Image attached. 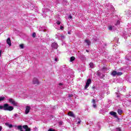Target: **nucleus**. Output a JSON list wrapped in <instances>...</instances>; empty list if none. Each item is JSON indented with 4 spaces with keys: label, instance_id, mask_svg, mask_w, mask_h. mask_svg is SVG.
<instances>
[{
    "label": "nucleus",
    "instance_id": "1",
    "mask_svg": "<svg viewBox=\"0 0 131 131\" xmlns=\"http://www.w3.org/2000/svg\"><path fill=\"white\" fill-rule=\"evenodd\" d=\"M0 110H5V111H13L14 107L9 105V104L5 103L3 105H0Z\"/></svg>",
    "mask_w": 131,
    "mask_h": 131
},
{
    "label": "nucleus",
    "instance_id": "2",
    "mask_svg": "<svg viewBox=\"0 0 131 131\" xmlns=\"http://www.w3.org/2000/svg\"><path fill=\"white\" fill-rule=\"evenodd\" d=\"M8 101H9V103H11L12 105H13V106H15L16 107L19 106V103H18V102H16L15 101H14V99L12 98H9L8 99Z\"/></svg>",
    "mask_w": 131,
    "mask_h": 131
},
{
    "label": "nucleus",
    "instance_id": "3",
    "mask_svg": "<svg viewBox=\"0 0 131 131\" xmlns=\"http://www.w3.org/2000/svg\"><path fill=\"white\" fill-rule=\"evenodd\" d=\"M91 83H92V80L91 79H88L86 82V85L84 86V89L86 90V89L90 86Z\"/></svg>",
    "mask_w": 131,
    "mask_h": 131
},
{
    "label": "nucleus",
    "instance_id": "4",
    "mask_svg": "<svg viewBox=\"0 0 131 131\" xmlns=\"http://www.w3.org/2000/svg\"><path fill=\"white\" fill-rule=\"evenodd\" d=\"M30 109H31V107L29 106L28 105L26 106V110L25 112V114H28L29 113V112L30 111Z\"/></svg>",
    "mask_w": 131,
    "mask_h": 131
},
{
    "label": "nucleus",
    "instance_id": "5",
    "mask_svg": "<svg viewBox=\"0 0 131 131\" xmlns=\"http://www.w3.org/2000/svg\"><path fill=\"white\" fill-rule=\"evenodd\" d=\"M33 84H39V81H38V79L36 78H34L33 79Z\"/></svg>",
    "mask_w": 131,
    "mask_h": 131
},
{
    "label": "nucleus",
    "instance_id": "6",
    "mask_svg": "<svg viewBox=\"0 0 131 131\" xmlns=\"http://www.w3.org/2000/svg\"><path fill=\"white\" fill-rule=\"evenodd\" d=\"M23 128L24 129V131H30V128L28 127L27 125H25L23 126Z\"/></svg>",
    "mask_w": 131,
    "mask_h": 131
},
{
    "label": "nucleus",
    "instance_id": "7",
    "mask_svg": "<svg viewBox=\"0 0 131 131\" xmlns=\"http://www.w3.org/2000/svg\"><path fill=\"white\" fill-rule=\"evenodd\" d=\"M51 47L53 49H58V44L56 42H53L52 43Z\"/></svg>",
    "mask_w": 131,
    "mask_h": 131
},
{
    "label": "nucleus",
    "instance_id": "8",
    "mask_svg": "<svg viewBox=\"0 0 131 131\" xmlns=\"http://www.w3.org/2000/svg\"><path fill=\"white\" fill-rule=\"evenodd\" d=\"M68 115H69V116H70L71 117L75 118V115H74V114L73 113V112H69Z\"/></svg>",
    "mask_w": 131,
    "mask_h": 131
},
{
    "label": "nucleus",
    "instance_id": "9",
    "mask_svg": "<svg viewBox=\"0 0 131 131\" xmlns=\"http://www.w3.org/2000/svg\"><path fill=\"white\" fill-rule=\"evenodd\" d=\"M108 10L110 13V14H113V12H114V7L111 6V8H108Z\"/></svg>",
    "mask_w": 131,
    "mask_h": 131
},
{
    "label": "nucleus",
    "instance_id": "10",
    "mask_svg": "<svg viewBox=\"0 0 131 131\" xmlns=\"http://www.w3.org/2000/svg\"><path fill=\"white\" fill-rule=\"evenodd\" d=\"M7 45H9V47H11V46H12V43L11 42V39L10 38H8L7 39Z\"/></svg>",
    "mask_w": 131,
    "mask_h": 131
},
{
    "label": "nucleus",
    "instance_id": "11",
    "mask_svg": "<svg viewBox=\"0 0 131 131\" xmlns=\"http://www.w3.org/2000/svg\"><path fill=\"white\" fill-rule=\"evenodd\" d=\"M108 29L109 30H111V31H114V30H115V27L110 26L108 27Z\"/></svg>",
    "mask_w": 131,
    "mask_h": 131
},
{
    "label": "nucleus",
    "instance_id": "12",
    "mask_svg": "<svg viewBox=\"0 0 131 131\" xmlns=\"http://www.w3.org/2000/svg\"><path fill=\"white\" fill-rule=\"evenodd\" d=\"M92 103H93V107L94 108H97V104H96V101L95 100V99L92 100Z\"/></svg>",
    "mask_w": 131,
    "mask_h": 131
},
{
    "label": "nucleus",
    "instance_id": "13",
    "mask_svg": "<svg viewBox=\"0 0 131 131\" xmlns=\"http://www.w3.org/2000/svg\"><path fill=\"white\" fill-rule=\"evenodd\" d=\"M84 42L87 43L88 46H91V41L90 40L85 39Z\"/></svg>",
    "mask_w": 131,
    "mask_h": 131
},
{
    "label": "nucleus",
    "instance_id": "14",
    "mask_svg": "<svg viewBox=\"0 0 131 131\" xmlns=\"http://www.w3.org/2000/svg\"><path fill=\"white\" fill-rule=\"evenodd\" d=\"M31 9L32 10V11H34V10H36V11H37L38 10V8L37 7H35V6H31Z\"/></svg>",
    "mask_w": 131,
    "mask_h": 131
},
{
    "label": "nucleus",
    "instance_id": "15",
    "mask_svg": "<svg viewBox=\"0 0 131 131\" xmlns=\"http://www.w3.org/2000/svg\"><path fill=\"white\" fill-rule=\"evenodd\" d=\"M110 114H111L112 116H114V117H116V113L115 112H111Z\"/></svg>",
    "mask_w": 131,
    "mask_h": 131
},
{
    "label": "nucleus",
    "instance_id": "16",
    "mask_svg": "<svg viewBox=\"0 0 131 131\" xmlns=\"http://www.w3.org/2000/svg\"><path fill=\"white\" fill-rule=\"evenodd\" d=\"M17 128H18V129H19V130H20V131H24V129H23L24 128H23V127H22V126H21V125L18 126Z\"/></svg>",
    "mask_w": 131,
    "mask_h": 131
},
{
    "label": "nucleus",
    "instance_id": "17",
    "mask_svg": "<svg viewBox=\"0 0 131 131\" xmlns=\"http://www.w3.org/2000/svg\"><path fill=\"white\" fill-rule=\"evenodd\" d=\"M117 74V72L115 71H113L112 73V75H113V76H116Z\"/></svg>",
    "mask_w": 131,
    "mask_h": 131
},
{
    "label": "nucleus",
    "instance_id": "18",
    "mask_svg": "<svg viewBox=\"0 0 131 131\" xmlns=\"http://www.w3.org/2000/svg\"><path fill=\"white\" fill-rule=\"evenodd\" d=\"M90 66V68H95V66L94 65V63L93 62H90V63L89 64Z\"/></svg>",
    "mask_w": 131,
    "mask_h": 131
},
{
    "label": "nucleus",
    "instance_id": "19",
    "mask_svg": "<svg viewBox=\"0 0 131 131\" xmlns=\"http://www.w3.org/2000/svg\"><path fill=\"white\" fill-rule=\"evenodd\" d=\"M62 4L63 5H68V2H67V0H63Z\"/></svg>",
    "mask_w": 131,
    "mask_h": 131
},
{
    "label": "nucleus",
    "instance_id": "20",
    "mask_svg": "<svg viewBox=\"0 0 131 131\" xmlns=\"http://www.w3.org/2000/svg\"><path fill=\"white\" fill-rule=\"evenodd\" d=\"M75 60V57L74 56H72L71 57L70 61L73 62V61H74Z\"/></svg>",
    "mask_w": 131,
    "mask_h": 131
},
{
    "label": "nucleus",
    "instance_id": "21",
    "mask_svg": "<svg viewBox=\"0 0 131 131\" xmlns=\"http://www.w3.org/2000/svg\"><path fill=\"white\" fill-rule=\"evenodd\" d=\"M6 125H8L10 128H12V127H13V125L12 124H10L9 123H6Z\"/></svg>",
    "mask_w": 131,
    "mask_h": 131
},
{
    "label": "nucleus",
    "instance_id": "22",
    "mask_svg": "<svg viewBox=\"0 0 131 131\" xmlns=\"http://www.w3.org/2000/svg\"><path fill=\"white\" fill-rule=\"evenodd\" d=\"M56 38H58V39H60V34H56L55 35Z\"/></svg>",
    "mask_w": 131,
    "mask_h": 131
},
{
    "label": "nucleus",
    "instance_id": "23",
    "mask_svg": "<svg viewBox=\"0 0 131 131\" xmlns=\"http://www.w3.org/2000/svg\"><path fill=\"white\" fill-rule=\"evenodd\" d=\"M118 114H121V113H122V111L120 109H118Z\"/></svg>",
    "mask_w": 131,
    "mask_h": 131
},
{
    "label": "nucleus",
    "instance_id": "24",
    "mask_svg": "<svg viewBox=\"0 0 131 131\" xmlns=\"http://www.w3.org/2000/svg\"><path fill=\"white\" fill-rule=\"evenodd\" d=\"M78 122L77 123V124H80V123L81 122V120H80V118H78Z\"/></svg>",
    "mask_w": 131,
    "mask_h": 131
},
{
    "label": "nucleus",
    "instance_id": "25",
    "mask_svg": "<svg viewBox=\"0 0 131 131\" xmlns=\"http://www.w3.org/2000/svg\"><path fill=\"white\" fill-rule=\"evenodd\" d=\"M20 49H24V44H20L19 45Z\"/></svg>",
    "mask_w": 131,
    "mask_h": 131
},
{
    "label": "nucleus",
    "instance_id": "26",
    "mask_svg": "<svg viewBox=\"0 0 131 131\" xmlns=\"http://www.w3.org/2000/svg\"><path fill=\"white\" fill-rule=\"evenodd\" d=\"M117 75H118V76H119V75H122V73L121 72H117Z\"/></svg>",
    "mask_w": 131,
    "mask_h": 131
},
{
    "label": "nucleus",
    "instance_id": "27",
    "mask_svg": "<svg viewBox=\"0 0 131 131\" xmlns=\"http://www.w3.org/2000/svg\"><path fill=\"white\" fill-rule=\"evenodd\" d=\"M119 24H120V21L117 20V23L115 24V25H116V26H117V25H119Z\"/></svg>",
    "mask_w": 131,
    "mask_h": 131
},
{
    "label": "nucleus",
    "instance_id": "28",
    "mask_svg": "<svg viewBox=\"0 0 131 131\" xmlns=\"http://www.w3.org/2000/svg\"><path fill=\"white\" fill-rule=\"evenodd\" d=\"M32 37H35L36 36V33H35V32L33 33V34H32Z\"/></svg>",
    "mask_w": 131,
    "mask_h": 131
},
{
    "label": "nucleus",
    "instance_id": "29",
    "mask_svg": "<svg viewBox=\"0 0 131 131\" xmlns=\"http://www.w3.org/2000/svg\"><path fill=\"white\" fill-rule=\"evenodd\" d=\"M4 100H5V97H0V102H1V101H4Z\"/></svg>",
    "mask_w": 131,
    "mask_h": 131
},
{
    "label": "nucleus",
    "instance_id": "30",
    "mask_svg": "<svg viewBox=\"0 0 131 131\" xmlns=\"http://www.w3.org/2000/svg\"><path fill=\"white\" fill-rule=\"evenodd\" d=\"M56 24H57V25H60V24H61V21L57 20L56 21Z\"/></svg>",
    "mask_w": 131,
    "mask_h": 131
},
{
    "label": "nucleus",
    "instance_id": "31",
    "mask_svg": "<svg viewBox=\"0 0 131 131\" xmlns=\"http://www.w3.org/2000/svg\"><path fill=\"white\" fill-rule=\"evenodd\" d=\"M115 131H121V129L120 128H117Z\"/></svg>",
    "mask_w": 131,
    "mask_h": 131
},
{
    "label": "nucleus",
    "instance_id": "32",
    "mask_svg": "<svg viewBox=\"0 0 131 131\" xmlns=\"http://www.w3.org/2000/svg\"><path fill=\"white\" fill-rule=\"evenodd\" d=\"M89 131H96V129H94V128H91Z\"/></svg>",
    "mask_w": 131,
    "mask_h": 131
},
{
    "label": "nucleus",
    "instance_id": "33",
    "mask_svg": "<svg viewBox=\"0 0 131 131\" xmlns=\"http://www.w3.org/2000/svg\"><path fill=\"white\" fill-rule=\"evenodd\" d=\"M60 29L61 30H64V27L60 26Z\"/></svg>",
    "mask_w": 131,
    "mask_h": 131
},
{
    "label": "nucleus",
    "instance_id": "34",
    "mask_svg": "<svg viewBox=\"0 0 131 131\" xmlns=\"http://www.w3.org/2000/svg\"><path fill=\"white\" fill-rule=\"evenodd\" d=\"M71 97H73V95H72V94H69V98H71Z\"/></svg>",
    "mask_w": 131,
    "mask_h": 131
},
{
    "label": "nucleus",
    "instance_id": "35",
    "mask_svg": "<svg viewBox=\"0 0 131 131\" xmlns=\"http://www.w3.org/2000/svg\"><path fill=\"white\" fill-rule=\"evenodd\" d=\"M48 131H56L54 129H53V128H50Z\"/></svg>",
    "mask_w": 131,
    "mask_h": 131
},
{
    "label": "nucleus",
    "instance_id": "36",
    "mask_svg": "<svg viewBox=\"0 0 131 131\" xmlns=\"http://www.w3.org/2000/svg\"><path fill=\"white\" fill-rule=\"evenodd\" d=\"M61 37V38H62V39H64V38H65V37L63 35H61L60 36Z\"/></svg>",
    "mask_w": 131,
    "mask_h": 131
},
{
    "label": "nucleus",
    "instance_id": "37",
    "mask_svg": "<svg viewBox=\"0 0 131 131\" xmlns=\"http://www.w3.org/2000/svg\"><path fill=\"white\" fill-rule=\"evenodd\" d=\"M68 18H69L70 19H72V15H70L68 17Z\"/></svg>",
    "mask_w": 131,
    "mask_h": 131
},
{
    "label": "nucleus",
    "instance_id": "38",
    "mask_svg": "<svg viewBox=\"0 0 131 131\" xmlns=\"http://www.w3.org/2000/svg\"><path fill=\"white\" fill-rule=\"evenodd\" d=\"M97 75H98V76H101V73L100 72H98L97 73Z\"/></svg>",
    "mask_w": 131,
    "mask_h": 131
},
{
    "label": "nucleus",
    "instance_id": "39",
    "mask_svg": "<svg viewBox=\"0 0 131 131\" xmlns=\"http://www.w3.org/2000/svg\"><path fill=\"white\" fill-rule=\"evenodd\" d=\"M104 111L103 110H101L100 111H99V113H101V114H103V112Z\"/></svg>",
    "mask_w": 131,
    "mask_h": 131
},
{
    "label": "nucleus",
    "instance_id": "40",
    "mask_svg": "<svg viewBox=\"0 0 131 131\" xmlns=\"http://www.w3.org/2000/svg\"><path fill=\"white\" fill-rule=\"evenodd\" d=\"M128 1L129 0H124V3H125V4H126L127 2H128Z\"/></svg>",
    "mask_w": 131,
    "mask_h": 131
},
{
    "label": "nucleus",
    "instance_id": "41",
    "mask_svg": "<svg viewBox=\"0 0 131 131\" xmlns=\"http://www.w3.org/2000/svg\"><path fill=\"white\" fill-rule=\"evenodd\" d=\"M61 85H63V83H60L59 84V86H61Z\"/></svg>",
    "mask_w": 131,
    "mask_h": 131
},
{
    "label": "nucleus",
    "instance_id": "42",
    "mask_svg": "<svg viewBox=\"0 0 131 131\" xmlns=\"http://www.w3.org/2000/svg\"><path fill=\"white\" fill-rule=\"evenodd\" d=\"M14 116H15V117H17L18 114H14Z\"/></svg>",
    "mask_w": 131,
    "mask_h": 131
},
{
    "label": "nucleus",
    "instance_id": "43",
    "mask_svg": "<svg viewBox=\"0 0 131 131\" xmlns=\"http://www.w3.org/2000/svg\"><path fill=\"white\" fill-rule=\"evenodd\" d=\"M2 129H3V127H2V126H0V131H2Z\"/></svg>",
    "mask_w": 131,
    "mask_h": 131
},
{
    "label": "nucleus",
    "instance_id": "44",
    "mask_svg": "<svg viewBox=\"0 0 131 131\" xmlns=\"http://www.w3.org/2000/svg\"><path fill=\"white\" fill-rule=\"evenodd\" d=\"M59 123L60 125H62V123H63V122H59Z\"/></svg>",
    "mask_w": 131,
    "mask_h": 131
},
{
    "label": "nucleus",
    "instance_id": "45",
    "mask_svg": "<svg viewBox=\"0 0 131 131\" xmlns=\"http://www.w3.org/2000/svg\"><path fill=\"white\" fill-rule=\"evenodd\" d=\"M55 61L56 62H57V61H58V58H55Z\"/></svg>",
    "mask_w": 131,
    "mask_h": 131
},
{
    "label": "nucleus",
    "instance_id": "46",
    "mask_svg": "<svg viewBox=\"0 0 131 131\" xmlns=\"http://www.w3.org/2000/svg\"><path fill=\"white\" fill-rule=\"evenodd\" d=\"M2 56V50H0V57Z\"/></svg>",
    "mask_w": 131,
    "mask_h": 131
},
{
    "label": "nucleus",
    "instance_id": "47",
    "mask_svg": "<svg viewBox=\"0 0 131 131\" xmlns=\"http://www.w3.org/2000/svg\"><path fill=\"white\" fill-rule=\"evenodd\" d=\"M86 52L87 53H89V52H90V51H89V50H86Z\"/></svg>",
    "mask_w": 131,
    "mask_h": 131
},
{
    "label": "nucleus",
    "instance_id": "48",
    "mask_svg": "<svg viewBox=\"0 0 131 131\" xmlns=\"http://www.w3.org/2000/svg\"><path fill=\"white\" fill-rule=\"evenodd\" d=\"M68 34H70V32H68Z\"/></svg>",
    "mask_w": 131,
    "mask_h": 131
},
{
    "label": "nucleus",
    "instance_id": "49",
    "mask_svg": "<svg viewBox=\"0 0 131 131\" xmlns=\"http://www.w3.org/2000/svg\"><path fill=\"white\" fill-rule=\"evenodd\" d=\"M92 88H93V90H94V89H95V87H93Z\"/></svg>",
    "mask_w": 131,
    "mask_h": 131
},
{
    "label": "nucleus",
    "instance_id": "50",
    "mask_svg": "<svg viewBox=\"0 0 131 131\" xmlns=\"http://www.w3.org/2000/svg\"><path fill=\"white\" fill-rule=\"evenodd\" d=\"M83 58H84V55H83Z\"/></svg>",
    "mask_w": 131,
    "mask_h": 131
},
{
    "label": "nucleus",
    "instance_id": "51",
    "mask_svg": "<svg viewBox=\"0 0 131 131\" xmlns=\"http://www.w3.org/2000/svg\"><path fill=\"white\" fill-rule=\"evenodd\" d=\"M98 125H99V123L98 124Z\"/></svg>",
    "mask_w": 131,
    "mask_h": 131
}]
</instances>
